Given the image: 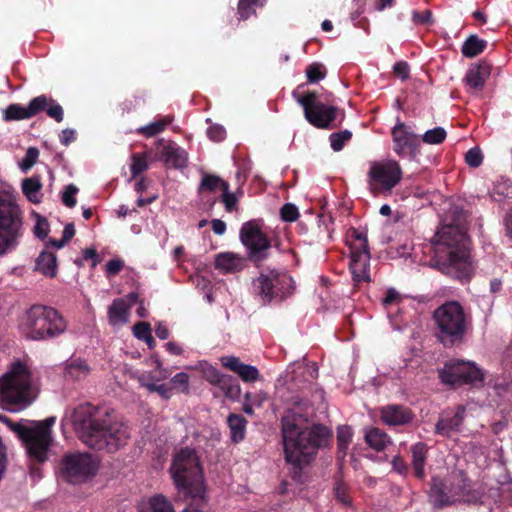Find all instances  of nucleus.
<instances>
[{"mask_svg": "<svg viewBox=\"0 0 512 512\" xmlns=\"http://www.w3.org/2000/svg\"><path fill=\"white\" fill-rule=\"evenodd\" d=\"M73 430L89 448L115 453L127 444V425L111 419L109 413L90 403L76 406L70 416Z\"/></svg>", "mask_w": 512, "mask_h": 512, "instance_id": "obj_1", "label": "nucleus"}, {"mask_svg": "<svg viewBox=\"0 0 512 512\" xmlns=\"http://www.w3.org/2000/svg\"><path fill=\"white\" fill-rule=\"evenodd\" d=\"M295 408L293 418L285 417L282 422V437L286 462L291 465V477L296 482L302 483L304 469L314 459L320 447V424L311 423L309 415L313 414L312 406L304 404Z\"/></svg>", "mask_w": 512, "mask_h": 512, "instance_id": "obj_2", "label": "nucleus"}, {"mask_svg": "<svg viewBox=\"0 0 512 512\" xmlns=\"http://www.w3.org/2000/svg\"><path fill=\"white\" fill-rule=\"evenodd\" d=\"M433 257L431 267L450 278L467 283L474 273V266L468 246V236L457 225H444L432 241Z\"/></svg>", "mask_w": 512, "mask_h": 512, "instance_id": "obj_3", "label": "nucleus"}, {"mask_svg": "<svg viewBox=\"0 0 512 512\" xmlns=\"http://www.w3.org/2000/svg\"><path fill=\"white\" fill-rule=\"evenodd\" d=\"M434 335L439 343L452 348L464 343L471 329L470 315L458 301H446L432 315Z\"/></svg>", "mask_w": 512, "mask_h": 512, "instance_id": "obj_4", "label": "nucleus"}, {"mask_svg": "<svg viewBox=\"0 0 512 512\" xmlns=\"http://www.w3.org/2000/svg\"><path fill=\"white\" fill-rule=\"evenodd\" d=\"M34 398L30 367L21 360L12 362L0 377L1 402L12 411H20L28 407Z\"/></svg>", "mask_w": 512, "mask_h": 512, "instance_id": "obj_5", "label": "nucleus"}, {"mask_svg": "<svg viewBox=\"0 0 512 512\" xmlns=\"http://www.w3.org/2000/svg\"><path fill=\"white\" fill-rule=\"evenodd\" d=\"M67 328L64 317L54 308L34 305L26 313L23 333L27 339L44 341L62 335Z\"/></svg>", "mask_w": 512, "mask_h": 512, "instance_id": "obj_6", "label": "nucleus"}, {"mask_svg": "<svg viewBox=\"0 0 512 512\" xmlns=\"http://www.w3.org/2000/svg\"><path fill=\"white\" fill-rule=\"evenodd\" d=\"M170 473L181 495L205 490L202 467L197 452L193 448L184 447L175 453Z\"/></svg>", "mask_w": 512, "mask_h": 512, "instance_id": "obj_7", "label": "nucleus"}, {"mask_svg": "<svg viewBox=\"0 0 512 512\" xmlns=\"http://www.w3.org/2000/svg\"><path fill=\"white\" fill-rule=\"evenodd\" d=\"M22 235V209L12 195L0 192V256L14 249Z\"/></svg>", "mask_w": 512, "mask_h": 512, "instance_id": "obj_8", "label": "nucleus"}, {"mask_svg": "<svg viewBox=\"0 0 512 512\" xmlns=\"http://www.w3.org/2000/svg\"><path fill=\"white\" fill-rule=\"evenodd\" d=\"M0 419L17 435L19 440H21L31 460L43 463L48 459V451L53 442L52 435L40 430L32 423L25 425L20 422H14L7 417Z\"/></svg>", "mask_w": 512, "mask_h": 512, "instance_id": "obj_9", "label": "nucleus"}, {"mask_svg": "<svg viewBox=\"0 0 512 512\" xmlns=\"http://www.w3.org/2000/svg\"><path fill=\"white\" fill-rule=\"evenodd\" d=\"M469 479L463 472L453 474L448 478L434 476L431 479L429 497L434 507L444 508L453 505L460 497L464 496Z\"/></svg>", "mask_w": 512, "mask_h": 512, "instance_id": "obj_10", "label": "nucleus"}, {"mask_svg": "<svg viewBox=\"0 0 512 512\" xmlns=\"http://www.w3.org/2000/svg\"><path fill=\"white\" fill-rule=\"evenodd\" d=\"M347 243L350 250L349 268L352 279L356 284L369 282L370 251L367 234L356 228H350L347 232Z\"/></svg>", "mask_w": 512, "mask_h": 512, "instance_id": "obj_11", "label": "nucleus"}, {"mask_svg": "<svg viewBox=\"0 0 512 512\" xmlns=\"http://www.w3.org/2000/svg\"><path fill=\"white\" fill-rule=\"evenodd\" d=\"M403 172L398 161L387 159L373 162L368 171L370 191L375 194H390L402 180Z\"/></svg>", "mask_w": 512, "mask_h": 512, "instance_id": "obj_12", "label": "nucleus"}, {"mask_svg": "<svg viewBox=\"0 0 512 512\" xmlns=\"http://www.w3.org/2000/svg\"><path fill=\"white\" fill-rule=\"evenodd\" d=\"M440 380L447 385L476 384L484 381L483 372L472 362L450 360L438 371Z\"/></svg>", "mask_w": 512, "mask_h": 512, "instance_id": "obj_13", "label": "nucleus"}, {"mask_svg": "<svg viewBox=\"0 0 512 512\" xmlns=\"http://www.w3.org/2000/svg\"><path fill=\"white\" fill-rule=\"evenodd\" d=\"M240 240L247 249L249 259L254 263H260L268 257L271 241L256 220L242 224Z\"/></svg>", "mask_w": 512, "mask_h": 512, "instance_id": "obj_14", "label": "nucleus"}, {"mask_svg": "<svg viewBox=\"0 0 512 512\" xmlns=\"http://www.w3.org/2000/svg\"><path fill=\"white\" fill-rule=\"evenodd\" d=\"M60 465L65 480L74 484L95 476L98 470L97 462L89 453L67 454Z\"/></svg>", "mask_w": 512, "mask_h": 512, "instance_id": "obj_15", "label": "nucleus"}, {"mask_svg": "<svg viewBox=\"0 0 512 512\" xmlns=\"http://www.w3.org/2000/svg\"><path fill=\"white\" fill-rule=\"evenodd\" d=\"M292 279L286 274L270 272L261 273L253 281L254 293L261 297L263 302H270L274 298L282 299L287 293Z\"/></svg>", "mask_w": 512, "mask_h": 512, "instance_id": "obj_16", "label": "nucleus"}, {"mask_svg": "<svg viewBox=\"0 0 512 512\" xmlns=\"http://www.w3.org/2000/svg\"><path fill=\"white\" fill-rule=\"evenodd\" d=\"M393 151L399 157L416 159L421 154L420 138L410 126L401 121L391 129Z\"/></svg>", "mask_w": 512, "mask_h": 512, "instance_id": "obj_17", "label": "nucleus"}, {"mask_svg": "<svg viewBox=\"0 0 512 512\" xmlns=\"http://www.w3.org/2000/svg\"><path fill=\"white\" fill-rule=\"evenodd\" d=\"M203 378L211 385L219 388L225 397L236 401L241 395V387L236 378L223 374L211 364L204 362L200 364Z\"/></svg>", "mask_w": 512, "mask_h": 512, "instance_id": "obj_18", "label": "nucleus"}, {"mask_svg": "<svg viewBox=\"0 0 512 512\" xmlns=\"http://www.w3.org/2000/svg\"><path fill=\"white\" fill-rule=\"evenodd\" d=\"M293 98L303 108L305 119L316 128H320V101L316 91L305 89V84L298 85L292 92Z\"/></svg>", "mask_w": 512, "mask_h": 512, "instance_id": "obj_19", "label": "nucleus"}, {"mask_svg": "<svg viewBox=\"0 0 512 512\" xmlns=\"http://www.w3.org/2000/svg\"><path fill=\"white\" fill-rule=\"evenodd\" d=\"M46 106L47 96L43 94L33 98L27 107L20 106L19 104H10L4 110L3 118L5 121L29 119L42 112Z\"/></svg>", "mask_w": 512, "mask_h": 512, "instance_id": "obj_20", "label": "nucleus"}, {"mask_svg": "<svg viewBox=\"0 0 512 512\" xmlns=\"http://www.w3.org/2000/svg\"><path fill=\"white\" fill-rule=\"evenodd\" d=\"M415 415L404 405L388 404L380 409V418L387 426H403L411 423Z\"/></svg>", "mask_w": 512, "mask_h": 512, "instance_id": "obj_21", "label": "nucleus"}, {"mask_svg": "<svg viewBox=\"0 0 512 512\" xmlns=\"http://www.w3.org/2000/svg\"><path fill=\"white\" fill-rule=\"evenodd\" d=\"M466 414V409L463 405H458L454 413H443L437 423L435 424V434L450 437L453 432L459 431Z\"/></svg>", "mask_w": 512, "mask_h": 512, "instance_id": "obj_22", "label": "nucleus"}, {"mask_svg": "<svg viewBox=\"0 0 512 512\" xmlns=\"http://www.w3.org/2000/svg\"><path fill=\"white\" fill-rule=\"evenodd\" d=\"M220 362L224 368L237 374L244 382L252 383L260 379L259 370L255 366L243 363L236 356H222Z\"/></svg>", "mask_w": 512, "mask_h": 512, "instance_id": "obj_23", "label": "nucleus"}, {"mask_svg": "<svg viewBox=\"0 0 512 512\" xmlns=\"http://www.w3.org/2000/svg\"><path fill=\"white\" fill-rule=\"evenodd\" d=\"M159 159L167 168L183 169L188 164V153L176 143L163 145Z\"/></svg>", "mask_w": 512, "mask_h": 512, "instance_id": "obj_24", "label": "nucleus"}, {"mask_svg": "<svg viewBox=\"0 0 512 512\" xmlns=\"http://www.w3.org/2000/svg\"><path fill=\"white\" fill-rule=\"evenodd\" d=\"M491 74V65L486 61H480L472 64L467 70L464 81L469 88L479 91L485 85L486 80Z\"/></svg>", "mask_w": 512, "mask_h": 512, "instance_id": "obj_25", "label": "nucleus"}, {"mask_svg": "<svg viewBox=\"0 0 512 512\" xmlns=\"http://www.w3.org/2000/svg\"><path fill=\"white\" fill-rule=\"evenodd\" d=\"M411 465L417 479L423 480L426 477L425 464L428 458V446L418 442L411 446Z\"/></svg>", "mask_w": 512, "mask_h": 512, "instance_id": "obj_26", "label": "nucleus"}, {"mask_svg": "<svg viewBox=\"0 0 512 512\" xmlns=\"http://www.w3.org/2000/svg\"><path fill=\"white\" fill-rule=\"evenodd\" d=\"M242 259L234 253L223 252L215 257V268L223 273H234L242 269Z\"/></svg>", "mask_w": 512, "mask_h": 512, "instance_id": "obj_27", "label": "nucleus"}, {"mask_svg": "<svg viewBox=\"0 0 512 512\" xmlns=\"http://www.w3.org/2000/svg\"><path fill=\"white\" fill-rule=\"evenodd\" d=\"M35 270L46 277L54 278L57 275V258L53 252L43 250L35 261Z\"/></svg>", "mask_w": 512, "mask_h": 512, "instance_id": "obj_28", "label": "nucleus"}, {"mask_svg": "<svg viewBox=\"0 0 512 512\" xmlns=\"http://www.w3.org/2000/svg\"><path fill=\"white\" fill-rule=\"evenodd\" d=\"M353 432L350 426L342 425L337 428V463L340 469L347 455V449L351 443Z\"/></svg>", "mask_w": 512, "mask_h": 512, "instance_id": "obj_29", "label": "nucleus"}, {"mask_svg": "<svg viewBox=\"0 0 512 512\" xmlns=\"http://www.w3.org/2000/svg\"><path fill=\"white\" fill-rule=\"evenodd\" d=\"M345 118V113L339 108L322 103V129L338 128Z\"/></svg>", "mask_w": 512, "mask_h": 512, "instance_id": "obj_30", "label": "nucleus"}, {"mask_svg": "<svg viewBox=\"0 0 512 512\" xmlns=\"http://www.w3.org/2000/svg\"><path fill=\"white\" fill-rule=\"evenodd\" d=\"M90 373L87 362L81 358H74L65 364L64 377L71 381L81 380Z\"/></svg>", "mask_w": 512, "mask_h": 512, "instance_id": "obj_31", "label": "nucleus"}, {"mask_svg": "<svg viewBox=\"0 0 512 512\" xmlns=\"http://www.w3.org/2000/svg\"><path fill=\"white\" fill-rule=\"evenodd\" d=\"M333 496L339 503L344 506L350 507L352 505L349 486L344 482L342 469H340L339 466L338 472L334 476Z\"/></svg>", "mask_w": 512, "mask_h": 512, "instance_id": "obj_32", "label": "nucleus"}, {"mask_svg": "<svg viewBox=\"0 0 512 512\" xmlns=\"http://www.w3.org/2000/svg\"><path fill=\"white\" fill-rule=\"evenodd\" d=\"M365 441L375 451H382L390 443V437L380 428L371 427L365 433Z\"/></svg>", "mask_w": 512, "mask_h": 512, "instance_id": "obj_33", "label": "nucleus"}, {"mask_svg": "<svg viewBox=\"0 0 512 512\" xmlns=\"http://www.w3.org/2000/svg\"><path fill=\"white\" fill-rule=\"evenodd\" d=\"M487 44L486 40L479 38L477 35H470L464 41L461 53L466 58H474L486 49Z\"/></svg>", "mask_w": 512, "mask_h": 512, "instance_id": "obj_34", "label": "nucleus"}, {"mask_svg": "<svg viewBox=\"0 0 512 512\" xmlns=\"http://www.w3.org/2000/svg\"><path fill=\"white\" fill-rule=\"evenodd\" d=\"M227 423L230 428L232 442L239 443L244 440L247 420L240 414L232 413L228 416Z\"/></svg>", "mask_w": 512, "mask_h": 512, "instance_id": "obj_35", "label": "nucleus"}, {"mask_svg": "<svg viewBox=\"0 0 512 512\" xmlns=\"http://www.w3.org/2000/svg\"><path fill=\"white\" fill-rule=\"evenodd\" d=\"M42 183L39 176L25 178L22 181V192L26 198L32 203H40Z\"/></svg>", "mask_w": 512, "mask_h": 512, "instance_id": "obj_36", "label": "nucleus"}, {"mask_svg": "<svg viewBox=\"0 0 512 512\" xmlns=\"http://www.w3.org/2000/svg\"><path fill=\"white\" fill-rule=\"evenodd\" d=\"M172 121L173 116L166 115L148 125L139 127L136 129V133L147 138L156 136L157 134L163 132Z\"/></svg>", "mask_w": 512, "mask_h": 512, "instance_id": "obj_37", "label": "nucleus"}, {"mask_svg": "<svg viewBox=\"0 0 512 512\" xmlns=\"http://www.w3.org/2000/svg\"><path fill=\"white\" fill-rule=\"evenodd\" d=\"M129 307L123 299H115L108 310V317L111 324L115 325L119 322H126Z\"/></svg>", "mask_w": 512, "mask_h": 512, "instance_id": "obj_38", "label": "nucleus"}, {"mask_svg": "<svg viewBox=\"0 0 512 512\" xmlns=\"http://www.w3.org/2000/svg\"><path fill=\"white\" fill-rule=\"evenodd\" d=\"M188 505L184 508L183 512H204L207 506V498L205 490L200 492L194 491L187 495H183Z\"/></svg>", "mask_w": 512, "mask_h": 512, "instance_id": "obj_39", "label": "nucleus"}, {"mask_svg": "<svg viewBox=\"0 0 512 512\" xmlns=\"http://www.w3.org/2000/svg\"><path fill=\"white\" fill-rule=\"evenodd\" d=\"M223 184H229L220 176L202 172V178L198 186V193L215 192L218 188L223 190Z\"/></svg>", "mask_w": 512, "mask_h": 512, "instance_id": "obj_40", "label": "nucleus"}, {"mask_svg": "<svg viewBox=\"0 0 512 512\" xmlns=\"http://www.w3.org/2000/svg\"><path fill=\"white\" fill-rule=\"evenodd\" d=\"M140 512H175L171 503L163 495L150 498L148 506Z\"/></svg>", "mask_w": 512, "mask_h": 512, "instance_id": "obj_41", "label": "nucleus"}, {"mask_svg": "<svg viewBox=\"0 0 512 512\" xmlns=\"http://www.w3.org/2000/svg\"><path fill=\"white\" fill-rule=\"evenodd\" d=\"M506 486V484L499 482H496L495 485L490 486H488L487 484L482 485L485 503L488 500L493 501L495 504L500 503L506 490Z\"/></svg>", "mask_w": 512, "mask_h": 512, "instance_id": "obj_42", "label": "nucleus"}, {"mask_svg": "<svg viewBox=\"0 0 512 512\" xmlns=\"http://www.w3.org/2000/svg\"><path fill=\"white\" fill-rule=\"evenodd\" d=\"M147 153H133L131 156L130 171L133 178H136L146 170H148Z\"/></svg>", "mask_w": 512, "mask_h": 512, "instance_id": "obj_43", "label": "nucleus"}, {"mask_svg": "<svg viewBox=\"0 0 512 512\" xmlns=\"http://www.w3.org/2000/svg\"><path fill=\"white\" fill-rule=\"evenodd\" d=\"M351 138L352 132L347 129L334 132L329 136L330 146L333 151L339 152L344 148L346 143L351 140Z\"/></svg>", "mask_w": 512, "mask_h": 512, "instance_id": "obj_44", "label": "nucleus"}, {"mask_svg": "<svg viewBox=\"0 0 512 512\" xmlns=\"http://www.w3.org/2000/svg\"><path fill=\"white\" fill-rule=\"evenodd\" d=\"M447 133L442 127H435L427 130L422 136V141L426 144L438 145L445 141Z\"/></svg>", "mask_w": 512, "mask_h": 512, "instance_id": "obj_45", "label": "nucleus"}, {"mask_svg": "<svg viewBox=\"0 0 512 512\" xmlns=\"http://www.w3.org/2000/svg\"><path fill=\"white\" fill-rule=\"evenodd\" d=\"M229 188V184H223L220 201L224 204L227 212H232L237 208L238 199L234 193L230 192Z\"/></svg>", "mask_w": 512, "mask_h": 512, "instance_id": "obj_46", "label": "nucleus"}, {"mask_svg": "<svg viewBox=\"0 0 512 512\" xmlns=\"http://www.w3.org/2000/svg\"><path fill=\"white\" fill-rule=\"evenodd\" d=\"M43 111H46V114L50 118L54 119L56 122L60 123L63 121V118H64L63 108L54 99L47 97V106Z\"/></svg>", "mask_w": 512, "mask_h": 512, "instance_id": "obj_47", "label": "nucleus"}, {"mask_svg": "<svg viewBox=\"0 0 512 512\" xmlns=\"http://www.w3.org/2000/svg\"><path fill=\"white\" fill-rule=\"evenodd\" d=\"M259 4L263 5L261 0H239L238 3V14L241 20L248 19L254 12L253 6Z\"/></svg>", "mask_w": 512, "mask_h": 512, "instance_id": "obj_48", "label": "nucleus"}, {"mask_svg": "<svg viewBox=\"0 0 512 512\" xmlns=\"http://www.w3.org/2000/svg\"><path fill=\"white\" fill-rule=\"evenodd\" d=\"M78 191L79 189L76 185H67L61 195L62 203L68 208L75 207L77 203L76 194L78 193Z\"/></svg>", "mask_w": 512, "mask_h": 512, "instance_id": "obj_49", "label": "nucleus"}, {"mask_svg": "<svg viewBox=\"0 0 512 512\" xmlns=\"http://www.w3.org/2000/svg\"><path fill=\"white\" fill-rule=\"evenodd\" d=\"M39 157V150L36 147H29L25 153L24 158L20 162V168L23 172L30 170L37 162Z\"/></svg>", "mask_w": 512, "mask_h": 512, "instance_id": "obj_50", "label": "nucleus"}, {"mask_svg": "<svg viewBox=\"0 0 512 512\" xmlns=\"http://www.w3.org/2000/svg\"><path fill=\"white\" fill-rule=\"evenodd\" d=\"M280 216L285 222H294L299 217V210L295 204L286 203L280 209Z\"/></svg>", "mask_w": 512, "mask_h": 512, "instance_id": "obj_51", "label": "nucleus"}, {"mask_svg": "<svg viewBox=\"0 0 512 512\" xmlns=\"http://www.w3.org/2000/svg\"><path fill=\"white\" fill-rule=\"evenodd\" d=\"M464 501L472 504H485L484 492L482 490V486L478 489L471 490L470 486L467 487L464 496Z\"/></svg>", "mask_w": 512, "mask_h": 512, "instance_id": "obj_52", "label": "nucleus"}, {"mask_svg": "<svg viewBox=\"0 0 512 512\" xmlns=\"http://www.w3.org/2000/svg\"><path fill=\"white\" fill-rule=\"evenodd\" d=\"M465 161L469 167H479L483 162V154L481 150L477 147L469 149L465 155Z\"/></svg>", "mask_w": 512, "mask_h": 512, "instance_id": "obj_53", "label": "nucleus"}, {"mask_svg": "<svg viewBox=\"0 0 512 512\" xmlns=\"http://www.w3.org/2000/svg\"><path fill=\"white\" fill-rule=\"evenodd\" d=\"M133 333L139 340L149 338L152 340L151 327L148 322H138L133 327Z\"/></svg>", "mask_w": 512, "mask_h": 512, "instance_id": "obj_54", "label": "nucleus"}, {"mask_svg": "<svg viewBox=\"0 0 512 512\" xmlns=\"http://www.w3.org/2000/svg\"><path fill=\"white\" fill-rule=\"evenodd\" d=\"M144 387L151 393H158L163 399L171 397V388L167 384L146 383Z\"/></svg>", "mask_w": 512, "mask_h": 512, "instance_id": "obj_55", "label": "nucleus"}, {"mask_svg": "<svg viewBox=\"0 0 512 512\" xmlns=\"http://www.w3.org/2000/svg\"><path fill=\"white\" fill-rule=\"evenodd\" d=\"M207 136L215 142H221L226 137V130L220 125H212L207 129Z\"/></svg>", "mask_w": 512, "mask_h": 512, "instance_id": "obj_56", "label": "nucleus"}, {"mask_svg": "<svg viewBox=\"0 0 512 512\" xmlns=\"http://www.w3.org/2000/svg\"><path fill=\"white\" fill-rule=\"evenodd\" d=\"M393 72L402 80H407L410 76V67L405 61H398L393 66Z\"/></svg>", "mask_w": 512, "mask_h": 512, "instance_id": "obj_57", "label": "nucleus"}, {"mask_svg": "<svg viewBox=\"0 0 512 512\" xmlns=\"http://www.w3.org/2000/svg\"><path fill=\"white\" fill-rule=\"evenodd\" d=\"M48 232H49V224H48V221L45 219V218H39L37 220V223L34 227V233L35 235L43 240L47 237L48 235Z\"/></svg>", "mask_w": 512, "mask_h": 512, "instance_id": "obj_58", "label": "nucleus"}, {"mask_svg": "<svg viewBox=\"0 0 512 512\" xmlns=\"http://www.w3.org/2000/svg\"><path fill=\"white\" fill-rule=\"evenodd\" d=\"M124 267V262L120 259L109 260L106 264V273L108 276L118 274Z\"/></svg>", "mask_w": 512, "mask_h": 512, "instance_id": "obj_59", "label": "nucleus"}, {"mask_svg": "<svg viewBox=\"0 0 512 512\" xmlns=\"http://www.w3.org/2000/svg\"><path fill=\"white\" fill-rule=\"evenodd\" d=\"M306 75L308 78V82H318L320 80V63L315 62L311 64L306 70Z\"/></svg>", "mask_w": 512, "mask_h": 512, "instance_id": "obj_60", "label": "nucleus"}, {"mask_svg": "<svg viewBox=\"0 0 512 512\" xmlns=\"http://www.w3.org/2000/svg\"><path fill=\"white\" fill-rule=\"evenodd\" d=\"M413 21L416 24H430L432 23V13L430 10L413 13Z\"/></svg>", "mask_w": 512, "mask_h": 512, "instance_id": "obj_61", "label": "nucleus"}, {"mask_svg": "<svg viewBox=\"0 0 512 512\" xmlns=\"http://www.w3.org/2000/svg\"><path fill=\"white\" fill-rule=\"evenodd\" d=\"M55 421H56L55 417H48L42 421L32 422V424L35 425L40 430L47 432L49 435H52L51 428L55 424Z\"/></svg>", "mask_w": 512, "mask_h": 512, "instance_id": "obj_62", "label": "nucleus"}, {"mask_svg": "<svg viewBox=\"0 0 512 512\" xmlns=\"http://www.w3.org/2000/svg\"><path fill=\"white\" fill-rule=\"evenodd\" d=\"M75 235V227L73 223H68L64 226L62 238L60 239V245L64 246L70 239Z\"/></svg>", "mask_w": 512, "mask_h": 512, "instance_id": "obj_63", "label": "nucleus"}, {"mask_svg": "<svg viewBox=\"0 0 512 512\" xmlns=\"http://www.w3.org/2000/svg\"><path fill=\"white\" fill-rule=\"evenodd\" d=\"M59 137L61 144L68 146L76 140V133L73 129H64Z\"/></svg>", "mask_w": 512, "mask_h": 512, "instance_id": "obj_64", "label": "nucleus"}]
</instances>
